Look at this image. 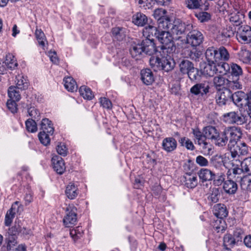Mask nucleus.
I'll list each match as a JSON object with an SVG mask.
<instances>
[{
  "label": "nucleus",
  "mask_w": 251,
  "mask_h": 251,
  "mask_svg": "<svg viewBox=\"0 0 251 251\" xmlns=\"http://www.w3.org/2000/svg\"><path fill=\"white\" fill-rule=\"evenodd\" d=\"M132 20L135 25L143 26L147 23L148 18L145 14L138 12L133 15Z\"/></svg>",
  "instance_id": "27"
},
{
  "label": "nucleus",
  "mask_w": 251,
  "mask_h": 251,
  "mask_svg": "<svg viewBox=\"0 0 251 251\" xmlns=\"http://www.w3.org/2000/svg\"><path fill=\"white\" fill-rule=\"evenodd\" d=\"M70 234L73 240L75 241L83 236L84 230L81 226H78L71 229Z\"/></svg>",
  "instance_id": "42"
},
{
  "label": "nucleus",
  "mask_w": 251,
  "mask_h": 251,
  "mask_svg": "<svg viewBox=\"0 0 251 251\" xmlns=\"http://www.w3.org/2000/svg\"><path fill=\"white\" fill-rule=\"evenodd\" d=\"M196 162L201 167L207 166L209 164L207 159L201 155H199L196 157Z\"/></svg>",
  "instance_id": "60"
},
{
  "label": "nucleus",
  "mask_w": 251,
  "mask_h": 251,
  "mask_svg": "<svg viewBox=\"0 0 251 251\" xmlns=\"http://www.w3.org/2000/svg\"><path fill=\"white\" fill-rule=\"evenodd\" d=\"M227 80L222 75H218L214 78L213 82L216 88L223 87L225 89Z\"/></svg>",
  "instance_id": "50"
},
{
  "label": "nucleus",
  "mask_w": 251,
  "mask_h": 251,
  "mask_svg": "<svg viewBox=\"0 0 251 251\" xmlns=\"http://www.w3.org/2000/svg\"><path fill=\"white\" fill-rule=\"evenodd\" d=\"M185 185L188 188H194L198 184V179L196 176L187 174L185 176Z\"/></svg>",
  "instance_id": "40"
},
{
  "label": "nucleus",
  "mask_w": 251,
  "mask_h": 251,
  "mask_svg": "<svg viewBox=\"0 0 251 251\" xmlns=\"http://www.w3.org/2000/svg\"><path fill=\"white\" fill-rule=\"evenodd\" d=\"M26 130L30 132H35L37 130V124L34 120L29 119L25 122Z\"/></svg>",
  "instance_id": "52"
},
{
  "label": "nucleus",
  "mask_w": 251,
  "mask_h": 251,
  "mask_svg": "<svg viewBox=\"0 0 251 251\" xmlns=\"http://www.w3.org/2000/svg\"><path fill=\"white\" fill-rule=\"evenodd\" d=\"M218 131L215 127L212 126H207L203 129V134L205 139H211L212 141L218 135Z\"/></svg>",
  "instance_id": "32"
},
{
  "label": "nucleus",
  "mask_w": 251,
  "mask_h": 251,
  "mask_svg": "<svg viewBox=\"0 0 251 251\" xmlns=\"http://www.w3.org/2000/svg\"><path fill=\"white\" fill-rule=\"evenodd\" d=\"M41 127L42 131L52 134L54 132V128L51 122L47 118L43 119L41 123Z\"/></svg>",
  "instance_id": "37"
},
{
  "label": "nucleus",
  "mask_w": 251,
  "mask_h": 251,
  "mask_svg": "<svg viewBox=\"0 0 251 251\" xmlns=\"http://www.w3.org/2000/svg\"><path fill=\"white\" fill-rule=\"evenodd\" d=\"M158 30V26L156 27L155 26L149 25L143 29V36L146 37V39H153L152 37L154 36L156 37Z\"/></svg>",
  "instance_id": "26"
},
{
  "label": "nucleus",
  "mask_w": 251,
  "mask_h": 251,
  "mask_svg": "<svg viewBox=\"0 0 251 251\" xmlns=\"http://www.w3.org/2000/svg\"><path fill=\"white\" fill-rule=\"evenodd\" d=\"M35 35L39 45L42 47L43 50H45L46 45H48V43L44 33L41 29L37 28Z\"/></svg>",
  "instance_id": "35"
},
{
  "label": "nucleus",
  "mask_w": 251,
  "mask_h": 251,
  "mask_svg": "<svg viewBox=\"0 0 251 251\" xmlns=\"http://www.w3.org/2000/svg\"><path fill=\"white\" fill-rule=\"evenodd\" d=\"M186 4L189 9H201L203 6L201 0H186Z\"/></svg>",
  "instance_id": "48"
},
{
  "label": "nucleus",
  "mask_w": 251,
  "mask_h": 251,
  "mask_svg": "<svg viewBox=\"0 0 251 251\" xmlns=\"http://www.w3.org/2000/svg\"><path fill=\"white\" fill-rule=\"evenodd\" d=\"M64 85L65 88L72 92L76 91L77 86L75 81L72 77H67L64 79Z\"/></svg>",
  "instance_id": "34"
},
{
  "label": "nucleus",
  "mask_w": 251,
  "mask_h": 251,
  "mask_svg": "<svg viewBox=\"0 0 251 251\" xmlns=\"http://www.w3.org/2000/svg\"><path fill=\"white\" fill-rule=\"evenodd\" d=\"M141 79L144 84L150 85L154 81V76L151 70L143 69L141 71Z\"/></svg>",
  "instance_id": "24"
},
{
  "label": "nucleus",
  "mask_w": 251,
  "mask_h": 251,
  "mask_svg": "<svg viewBox=\"0 0 251 251\" xmlns=\"http://www.w3.org/2000/svg\"><path fill=\"white\" fill-rule=\"evenodd\" d=\"M24 200L25 205H28L33 201V194L30 190L26 192L24 196Z\"/></svg>",
  "instance_id": "64"
},
{
  "label": "nucleus",
  "mask_w": 251,
  "mask_h": 251,
  "mask_svg": "<svg viewBox=\"0 0 251 251\" xmlns=\"http://www.w3.org/2000/svg\"><path fill=\"white\" fill-rule=\"evenodd\" d=\"M112 34L115 39L122 41L126 36V29L123 27H116L112 28Z\"/></svg>",
  "instance_id": "28"
},
{
  "label": "nucleus",
  "mask_w": 251,
  "mask_h": 251,
  "mask_svg": "<svg viewBox=\"0 0 251 251\" xmlns=\"http://www.w3.org/2000/svg\"><path fill=\"white\" fill-rule=\"evenodd\" d=\"M164 29H159L158 34L156 35L159 42L162 44L161 49L163 53L168 52L171 47L173 46L174 38L170 31L163 30Z\"/></svg>",
  "instance_id": "4"
},
{
  "label": "nucleus",
  "mask_w": 251,
  "mask_h": 251,
  "mask_svg": "<svg viewBox=\"0 0 251 251\" xmlns=\"http://www.w3.org/2000/svg\"><path fill=\"white\" fill-rule=\"evenodd\" d=\"M198 175L200 179L202 181H209L213 179L214 174L209 170L207 169H201Z\"/></svg>",
  "instance_id": "39"
},
{
  "label": "nucleus",
  "mask_w": 251,
  "mask_h": 251,
  "mask_svg": "<svg viewBox=\"0 0 251 251\" xmlns=\"http://www.w3.org/2000/svg\"><path fill=\"white\" fill-rule=\"evenodd\" d=\"M232 158H235L240 155H246L248 152V148L245 143H237L231 146H229Z\"/></svg>",
  "instance_id": "11"
},
{
  "label": "nucleus",
  "mask_w": 251,
  "mask_h": 251,
  "mask_svg": "<svg viewBox=\"0 0 251 251\" xmlns=\"http://www.w3.org/2000/svg\"><path fill=\"white\" fill-rule=\"evenodd\" d=\"M220 196L219 191L217 188H213L212 193L209 197V199L214 203L217 202Z\"/></svg>",
  "instance_id": "59"
},
{
  "label": "nucleus",
  "mask_w": 251,
  "mask_h": 251,
  "mask_svg": "<svg viewBox=\"0 0 251 251\" xmlns=\"http://www.w3.org/2000/svg\"><path fill=\"white\" fill-rule=\"evenodd\" d=\"M193 133L201 148L203 150L209 151L210 148L209 144L206 142L203 133H202L198 128H195L193 129Z\"/></svg>",
  "instance_id": "20"
},
{
  "label": "nucleus",
  "mask_w": 251,
  "mask_h": 251,
  "mask_svg": "<svg viewBox=\"0 0 251 251\" xmlns=\"http://www.w3.org/2000/svg\"><path fill=\"white\" fill-rule=\"evenodd\" d=\"M47 132L41 131L38 134V138L40 142L47 146L50 143V139Z\"/></svg>",
  "instance_id": "55"
},
{
  "label": "nucleus",
  "mask_w": 251,
  "mask_h": 251,
  "mask_svg": "<svg viewBox=\"0 0 251 251\" xmlns=\"http://www.w3.org/2000/svg\"><path fill=\"white\" fill-rule=\"evenodd\" d=\"M167 25L164 29H169L176 40H179L184 34L186 29L190 30L192 27L191 24L186 25L179 19H176L173 23L170 20L169 24Z\"/></svg>",
  "instance_id": "3"
},
{
  "label": "nucleus",
  "mask_w": 251,
  "mask_h": 251,
  "mask_svg": "<svg viewBox=\"0 0 251 251\" xmlns=\"http://www.w3.org/2000/svg\"><path fill=\"white\" fill-rule=\"evenodd\" d=\"M77 209L73 204L68 205L65 209V215L63 221L66 227H72L77 222Z\"/></svg>",
  "instance_id": "6"
},
{
  "label": "nucleus",
  "mask_w": 251,
  "mask_h": 251,
  "mask_svg": "<svg viewBox=\"0 0 251 251\" xmlns=\"http://www.w3.org/2000/svg\"><path fill=\"white\" fill-rule=\"evenodd\" d=\"M212 164L216 168L223 166L222 159L219 156H215L212 160Z\"/></svg>",
  "instance_id": "62"
},
{
  "label": "nucleus",
  "mask_w": 251,
  "mask_h": 251,
  "mask_svg": "<svg viewBox=\"0 0 251 251\" xmlns=\"http://www.w3.org/2000/svg\"><path fill=\"white\" fill-rule=\"evenodd\" d=\"M230 171L232 172L233 175H240L242 173H246L249 175H251V157H248L243 160L241 163V168L235 167L232 170H228L227 172L228 177H229Z\"/></svg>",
  "instance_id": "10"
},
{
  "label": "nucleus",
  "mask_w": 251,
  "mask_h": 251,
  "mask_svg": "<svg viewBox=\"0 0 251 251\" xmlns=\"http://www.w3.org/2000/svg\"><path fill=\"white\" fill-rule=\"evenodd\" d=\"M237 39L242 43L251 42V27L249 25L241 26L236 34Z\"/></svg>",
  "instance_id": "12"
},
{
  "label": "nucleus",
  "mask_w": 251,
  "mask_h": 251,
  "mask_svg": "<svg viewBox=\"0 0 251 251\" xmlns=\"http://www.w3.org/2000/svg\"><path fill=\"white\" fill-rule=\"evenodd\" d=\"M162 51L156 52L150 58V64L154 71L164 70L169 72L173 70L175 66V62L170 53L167 54Z\"/></svg>",
  "instance_id": "1"
},
{
  "label": "nucleus",
  "mask_w": 251,
  "mask_h": 251,
  "mask_svg": "<svg viewBox=\"0 0 251 251\" xmlns=\"http://www.w3.org/2000/svg\"><path fill=\"white\" fill-rule=\"evenodd\" d=\"M179 70L181 73L187 74L192 80H196L199 75L198 70L188 60H182L179 64Z\"/></svg>",
  "instance_id": "5"
},
{
  "label": "nucleus",
  "mask_w": 251,
  "mask_h": 251,
  "mask_svg": "<svg viewBox=\"0 0 251 251\" xmlns=\"http://www.w3.org/2000/svg\"><path fill=\"white\" fill-rule=\"evenodd\" d=\"M16 87L18 89L25 90L28 87V81L26 76L22 74L18 75L15 80Z\"/></svg>",
  "instance_id": "29"
},
{
  "label": "nucleus",
  "mask_w": 251,
  "mask_h": 251,
  "mask_svg": "<svg viewBox=\"0 0 251 251\" xmlns=\"http://www.w3.org/2000/svg\"><path fill=\"white\" fill-rule=\"evenodd\" d=\"M212 223V226L214 229L217 232H223L225 230V222L223 219L216 218Z\"/></svg>",
  "instance_id": "43"
},
{
  "label": "nucleus",
  "mask_w": 251,
  "mask_h": 251,
  "mask_svg": "<svg viewBox=\"0 0 251 251\" xmlns=\"http://www.w3.org/2000/svg\"><path fill=\"white\" fill-rule=\"evenodd\" d=\"M214 184L216 186L221 185L225 179V176L224 173H220L216 175L214 174L213 177Z\"/></svg>",
  "instance_id": "54"
},
{
  "label": "nucleus",
  "mask_w": 251,
  "mask_h": 251,
  "mask_svg": "<svg viewBox=\"0 0 251 251\" xmlns=\"http://www.w3.org/2000/svg\"><path fill=\"white\" fill-rule=\"evenodd\" d=\"M56 151L58 154L65 156L67 153V149L66 146L63 143H60L56 148Z\"/></svg>",
  "instance_id": "61"
},
{
  "label": "nucleus",
  "mask_w": 251,
  "mask_h": 251,
  "mask_svg": "<svg viewBox=\"0 0 251 251\" xmlns=\"http://www.w3.org/2000/svg\"><path fill=\"white\" fill-rule=\"evenodd\" d=\"M203 38L202 34L200 31L193 30L187 34L186 41L192 47H197L203 42Z\"/></svg>",
  "instance_id": "9"
},
{
  "label": "nucleus",
  "mask_w": 251,
  "mask_h": 251,
  "mask_svg": "<svg viewBox=\"0 0 251 251\" xmlns=\"http://www.w3.org/2000/svg\"><path fill=\"white\" fill-rule=\"evenodd\" d=\"M142 47L141 44H137L133 46L130 50L131 56L136 60L139 59L144 52Z\"/></svg>",
  "instance_id": "44"
},
{
  "label": "nucleus",
  "mask_w": 251,
  "mask_h": 251,
  "mask_svg": "<svg viewBox=\"0 0 251 251\" xmlns=\"http://www.w3.org/2000/svg\"><path fill=\"white\" fill-rule=\"evenodd\" d=\"M51 162L52 167L57 174L61 175L64 173L66 167L64 161L61 157L54 156L51 159Z\"/></svg>",
  "instance_id": "18"
},
{
  "label": "nucleus",
  "mask_w": 251,
  "mask_h": 251,
  "mask_svg": "<svg viewBox=\"0 0 251 251\" xmlns=\"http://www.w3.org/2000/svg\"><path fill=\"white\" fill-rule=\"evenodd\" d=\"M100 103L101 105L105 108L110 109L112 107V103L109 100L106 98H101L100 99Z\"/></svg>",
  "instance_id": "63"
},
{
  "label": "nucleus",
  "mask_w": 251,
  "mask_h": 251,
  "mask_svg": "<svg viewBox=\"0 0 251 251\" xmlns=\"http://www.w3.org/2000/svg\"><path fill=\"white\" fill-rule=\"evenodd\" d=\"M28 115L35 120H39L40 119L41 112L36 107L30 106L27 109Z\"/></svg>",
  "instance_id": "51"
},
{
  "label": "nucleus",
  "mask_w": 251,
  "mask_h": 251,
  "mask_svg": "<svg viewBox=\"0 0 251 251\" xmlns=\"http://www.w3.org/2000/svg\"><path fill=\"white\" fill-rule=\"evenodd\" d=\"M80 95L85 99L91 100L94 97L91 89L86 86H82L79 90Z\"/></svg>",
  "instance_id": "47"
},
{
  "label": "nucleus",
  "mask_w": 251,
  "mask_h": 251,
  "mask_svg": "<svg viewBox=\"0 0 251 251\" xmlns=\"http://www.w3.org/2000/svg\"><path fill=\"white\" fill-rule=\"evenodd\" d=\"M176 140L173 137H166L162 140V149L167 153L172 152L177 148Z\"/></svg>",
  "instance_id": "17"
},
{
  "label": "nucleus",
  "mask_w": 251,
  "mask_h": 251,
  "mask_svg": "<svg viewBox=\"0 0 251 251\" xmlns=\"http://www.w3.org/2000/svg\"><path fill=\"white\" fill-rule=\"evenodd\" d=\"M244 20V14L243 12L237 11L229 15V21L235 26L241 25Z\"/></svg>",
  "instance_id": "23"
},
{
  "label": "nucleus",
  "mask_w": 251,
  "mask_h": 251,
  "mask_svg": "<svg viewBox=\"0 0 251 251\" xmlns=\"http://www.w3.org/2000/svg\"><path fill=\"white\" fill-rule=\"evenodd\" d=\"M242 237L239 235V232H235L234 235L230 234H226L223 238L224 246L226 250L232 248L236 243L241 241Z\"/></svg>",
  "instance_id": "14"
},
{
  "label": "nucleus",
  "mask_w": 251,
  "mask_h": 251,
  "mask_svg": "<svg viewBox=\"0 0 251 251\" xmlns=\"http://www.w3.org/2000/svg\"><path fill=\"white\" fill-rule=\"evenodd\" d=\"M16 100H8L6 103L7 108L12 113H16L18 110Z\"/></svg>",
  "instance_id": "58"
},
{
  "label": "nucleus",
  "mask_w": 251,
  "mask_h": 251,
  "mask_svg": "<svg viewBox=\"0 0 251 251\" xmlns=\"http://www.w3.org/2000/svg\"><path fill=\"white\" fill-rule=\"evenodd\" d=\"M12 233L14 235L21 233L25 236L30 235L32 232L29 229H27L24 227H22L19 224L17 226H15L11 228Z\"/></svg>",
  "instance_id": "41"
},
{
  "label": "nucleus",
  "mask_w": 251,
  "mask_h": 251,
  "mask_svg": "<svg viewBox=\"0 0 251 251\" xmlns=\"http://www.w3.org/2000/svg\"><path fill=\"white\" fill-rule=\"evenodd\" d=\"M230 92L228 89H223L222 91H219L217 92L216 100V102L220 106H223L226 104V101L230 99L231 98Z\"/></svg>",
  "instance_id": "21"
},
{
  "label": "nucleus",
  "mask_w": 251,
  "mask_h": 251,
  "mask_svg": "<svg viewBox=\"0 0 251 251\" xmlns=\"http://www.w3.org/2000/svg\"><path fill=\"white\" fill-rule=\"evenodd\" d=\"M231 74L233 76H239L242 74V70L240 66L235 63H232L230 66Z\"/></svg>",
  "instance_id": "56"
},
{
  "label": "nucleus",
  "mask_w": 251,
  "mask_h": 251,
  "mask_svg": "<svg viewBox=\"0 0 251 251\" xmlns=\"http://www.w3.org/2000/svg\"><path fill=\"white\" fill-rule=\"evenodd\" d=\"M228 140H229L228 147L236 144L237 141L241 137L242 135L240 128L236 126H231L225 129Z\"/></svg>",
  "instance_id": "7"
},
{
  "label": "nucleus",
  "mask_w": 251,
  "mask_h": 251,
  "mask_svg": "<svg viewBox=\"0 0 251 251\" xmlns=\"http://www.w3.org/2000/svg\"><path fill=\"white\" fill-rule=\"evenodd\" d=\"M233 102L237 106H242V101L243 100H247L246 95L242 91H237L231 95V98Z\"/></svg>",
  "instance_id": "31"
},
{
  "label": "nucleus",
  "mask_w": 251,
  "mask_h": 251,
  "mask_svg": "<svg viewBox=\"0 0 251 251\" xmlns=\"http://www.w3.org/2000/svg\"><path fill=\"white\" fill-rule=\"evenodd\" d=\"M251 52L247 50L246 49H242L238 53V56L239 59L242 61L244 63L246 64L248 58L247 57L249 56Z\"/></svg>",
  "instance_id": "57"
},
{
  "label": "nucleus",
  "mask_w": 251,
  "mask_h": 251,
  "mask_svg": "<svg viewBox=\"0 0 251 251\" xmlns=\"http://www.w3.org/2000/svg\"><path fill=\"white\" fill-rule=\"evenodd\" d=\"M178 141L181 146L185 147L188 150L193 151L195 149L193 142L188 138H180Z\"/></svg>",
  "instance_id": "49"
},
{
  "label": "nucleus",
  "mask_w": 251,
  "mask_h": 251,
  "mask_svg": "<svg viewBox=\"0 0 251 251\" xmlns=\"http://www.w3.org/2000/svg\"><path fill=\"white\" fill-rule=\"evenodd\" d=\"M3 63L10 69H14L18 65L15 57L11 53H8L6 55L5 59Z\"/></svg>",
  "instance_id": "38"
},
{
  "label": "nucleus",
  "mask_w": 251,
  "mask_h": 251,
  "mask_svg": "<svg viewBox=\"0 0 251 251\" xmlns=\"http://www.w3.org/2000/svg\"><path fill=\"white\" fill-rule=\"evenodd\" d=\"M216 145L219 147H224L226 145L228 141V138L225 133V130L223 132H218V135L213 140Z\"/></svg>",
  "instance_id": "33"
},
{
  "label": "nucleus",
  "mask_w": 251,
  "mask_h": 251,
  "mask_svg": "<svg viewBox=\"0 0 251 251\" xmlns=\"http://www.w3.org/2000/svg\"><path fill=\"white\" fill-rule=\"evenodd\" d=\"M224 121L229 124L242 125L245 122L246 116L238 112H230L224 115Z\"/></svg>",
  "instance_id": "8"
},
{
  "label": "nucleus",
  "mask_w": 251,
  "mask_h": 251,
  "mask_svg": "<svg viewBox=\"0 0 251 251\" xmlns=\"http://www.w3.org/2000/svg\"><path fill=\"white\" fill-rule=\"evenodd\" d=\"M205 57L208 63L217 64L221 61H227L229 58V54L227 50L221 47L217 50L212 47L208 48L205 51Z\"/></svg>",
  "instance_id": "2"
},
{
  "label": "nucleus",
  "mask_w": 251,
  "mask_h": 251,
  "mask_svg": "<svg viewBox=\"0 0 251 251\" xmlns=\"http://www.w3.org/2000/svg\"><path fill=\"white\" fill-rule=\"evenodd\" d=\"M213 213L216 218L223 219L228 214L226 207L223 204H217L214 206Z\"/></svg>",
  "instance_id": "22"
},
{
  "label": "nucleus",
  "mask_w": 251,
  "mask_h": 251,
  "mask_svg": "<svg viewBox=\"0 0 251 251\" xmlns=\"http://www.w3.org/2000/svg\"><path fill=\"white\" fill-rule=\"evenodd\" d=\"M241 88V85L237 80L234 81H230L227 80L226 88L225 89H228L231 92V90H236Z\"/></svg>",
  "instance_id": "53"
},
{
  "label": "nucleus",
  "mask_w": 251,
  "mask_h": 251,
  "mask_svg": "<svg viewBox=\"0 0 251 251\" xmlns=\"http://www.w3.org/2000/svg\"><path fill=\"white\" fill-rule=\"evenodd\" d=\"M21 206L20 202L16 201L12 205L11 208L7 211L4 221L6 226H9L11 225L16 213L19 212Z\"/></svg>",
  "instance_id": "15"
},
{
  "label": "nucleus",
  "mask_w": 251,
  "mask_h": 251,
  "mask_svg": "<svg viewBox=\"0 0 251 251\" xmlns=\"http://www.w3.org/2000/svg\"><path fill=\"white\" fill-rule=\"evenodd\" d=\"M166 13V10L162 8H158L154 11L153 16L157 20L159 29L164 28L169 24L170 20L164 17Z\"/></svg>",
  "instance_id": "13"
},
{
  "label": "nucleus",
  "mask_w": 251,
  "mask_h": 251,
  "mask_svg": "<svg viewBox=\"0 0 251 251\" xmlns=\"http://www.w3.org/2000/svg\"><path fill=\"white\" fill-rule=\"evenodd\" d=\"M202 73L204 75L212 76L215 74H217L216 64L208 62L202 70Z\"/></svg>",
  "instance_id": "36"
},
{
  "label": "nucleus",
  "mask_w": 251,
  "mask_h": 251,
  "mask_svg": "<svg viewBox=\"0 0 251 251\" xmlns=\"http://www.w3.org/2000/svg\"><path fill=\"white\" fill-rule=\"evenodd\" d=\"M65 193L69 199H75L79 194L77 186L74 183H69L66 187Z\"/></svg>",
  "instance_id": "25"
},
{
  "label": "nucleus",
  "mask_w": 251,
  "mask_h": 251,
  "mask_svg": "<svg viewBox=\"0 0 251 251\" xmlns=\"http://www.w3.org/2000/svg\"><path fill=\"white\" fill-rule=\"evenodd\" d=\"M209 88L208 83L204 82L194 85L190 89V92L195 95H201L202 96L209 92Z\"/></svg>",
  "instance_id": "16"
},
{
  "label": "nucleus",
  "mask_w": 251,
  "mask_h": 251,
  "mask_svg": "<svg viewBox=\"0 0 251 251\" xmlns=\"http://www.w3.org/2000/svg\"><path fill=\"white\" fill-rule=\"evenodd\" d=\"M141 45L144 52L150 55H153L156 51V47L153 39H145L142 42Z\"/></svg>",
  "instance_id": "19"
},
{
  "label": "nucleus",
  "mask_w": 251,
  "mask_h": 251,
  "mask_svg": "<svg viewBox=\"0 0 251 251\" xmlns=\"http://www.w3.org/2000/svg\"><path fill=\"white\" fill-rule=\"evenodd\" d=\"M221 61L216 64L217 74L222 75H226L230 70V66L228 64Z\"/></svg>",
  "instance_id": "46"
},
{
  "label": "nucleus",
  "mask_w": 251,
  "mask_h": 251,
  "mask_svg": "<svg viewBox=\"0 0 251 251\" xmlns=\"http://www.w3.org/2000/svg\"><path fill=\"white\" fill-rule=\"evenodd\" d=\"M223 188L226 193L233 194L237 190V185L234 181L228 179L224 182Z\"/></svg>",
  "instance_id": "30"
},
{
  "label": "nucleus",
  "mask_w": 251,
  "mask_h": 251,
  "mask_svg": "<svg viewBox=\"0 0 251 251\" xmlns=\"http://www.w3.org/2000/svg\"><path fill=\"white\" fill-rule=\"evenodd\" d=\"M8 95L10 100L19 101L21 99V95L19 91L17 90V87L11 86L8 90Z\"/></svg>",
  "instance_id": "45"
}]
</instances>
